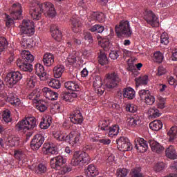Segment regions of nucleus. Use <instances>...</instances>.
Segmentation results:
<instances>
[{"instance_id":"nucleus-1","label":"nucleus","mask_w":177,"mask_h":177,"mask_svg":"<svg viewBox=\"0 0 177 177\" xmlns=\"http://www.w3.org/2000/svg\"><path fill=\"white\" fill-rule=\"evenodd\" d=\"M42 12L45 16L48 17H55L56 16V10L52 3L42 4L35 1L30 3V15L33 20H40Z\"/></svg>"},{"instance_id":"nucleus-2","label":"nucleus","mask_w":177,"mask_h":177,"mask_svg":"<svg viewBox=\"0 0 177 177\" xmlns=\"http://www.w3.org/2000/svg\"><path fill=\"white\" fill-rule=\"evenodd\" d=\"M10 10V16L6 15V27H10V26L13 25L15 23L13 20H19V19L21 17V13L23 12L21 10V5L19 3H14Z\"/></svg>"},{"instance_id":"nucleus-3","label":"nucleus","mask_w":177,"mask_h":177,"mask_svg":"<svg viewBox=\"0 0 177 177\" xmlns=\"http://www.w3.org/2000/svg\"><path fill=\"white\" fill-rule=\"evenodd\" d=\"M37 125V119L35 117H27L16 124V129L22 132H26V131H31Z\"/></svg>"},{"instance_id":"nucleus-4","label":"nucleus","mask_w":177,"mask_h":177,"mask_svg":"<svg viewBox=\"0 0 177 177\" xmlns=\"http://www.w3.org/2000/svg\"><path fill=\"white\" fill-rule=\"evenodd\" d=\"M115 31L118 37H121V35H124V37H129L132 35L131 25L128 21H122L119 26H115Z\"/></svg>"},{"instance_id":"nucleus-5","label":"nucleus","mask_w":177,"mask_h":177,"mask_svg":"<svg viewBox=\"0 0 177 177\" xmlns=\"http://www.w3.org/2000/svg\"><path fill=\"white\" fill-rule=\"evenodd\" d=\"M87 161H89V155L88 153L86 152L75 151L71 161V164L75 167L85 164Z\"/></svg>"},{"instance_id":"nucleus-6","label":"nucleus","mask_w":177,"mask_h":177,"mask_svg":"<svg viewBox=\"0 0 177 177\" xmlns=\"http://www.w3.org/2000/svg\"><path fill=\"white\" fill-rule=\"evenodd\" d=\"M21 34H25L26 35H34L35 32V28L34 22L30 19H24L22 24L19 26Z\"/></svg>"},{"instance_id":"nucleus-7","label":"nucleus","mask_w":177,"mask_h":177,"mask_svg":"<svg viewBox=\"0 0 177 177\" xmlns=\"http://www.w3.org/2000/svg\"><path fill=\"white\" fill-rule=\"evenodd\" d=\"M21 78H23V75L20 72H11L6 76L4 81L9 88H12V86H15Z\"/></svg>"},{"instance_id":"nucleus-8","label":"nucleus","mask_w":177,"mask_h":177,"mask_svg":"<svg viewBox=\"0 0 177 177\" xmlns=\"http://www.w3.org/2000/svg\"><path fill=\"white\" fill-rule=\"evenodd\" d=\"M121 81L118 75L115 73H111L106 74L105 79V84L106 88L109 89H113V88H116L118 85V82Z\"/></svg>"},{"instance_id":"nucleus-9","label":"nucleus","mask_w":177,"mask_h":177,"mask_svg":"<svg viewBox=\"0 0 177 177\" xmlns=\"http://www.w3.org/2000/svg\"><path fill=\"white\" fill-rule=\"evenodd\" d=\"M144 19L149 26H151V27H158L160 26L158 16L156 15V14L150 10H145L144 13Z\"/></svg>"},{"instance_id":"nucleus-10","label":"nucleus","mask_w":177,"mask_h":177,"mask_svg":"<svg viewBox=\"0 0 177 177\" xmlns=\"http://www.w3.org/2000/svg\"><path fill=\"white\" fill-rule=\"evenodd\" d=\"M67 162V159L64 158L62 156L51 158L50 165L53 169L57 171H63L64 169V164Z\"/></svg>"},{"instance_id":"nucleus-11","label":"nucleus","mask_w":177,"mask_h":177,"mask_svg":"<svg viewBox=\"0 0 177 177\" xmlns=\"http://www.w3.org/2000/svg\"><path fill=\"white\" fill-rule=\"evenodd\" d=\"M118 148L121 151H129L132 149L131 142L127 138L120 137L116 140Z\"/></svg>"},{"instance_id":"nucleus-12","label":"nucleus","mask_w":177,"mask_h":177,"mask_svg":"<svg viewBox=\"0 0 177 177\" xmlns=\"http://www.w3.org/2000/svg\"><path fill=\"white\" fill-rule=\"evenodd\" d=\"M44 142H45V137L42 134L35 135L30 143L32 150H38L42 146Z\"/></svg>"},{"instance_id":"nucleus-13","label":"nucleus","mask_w":177,"mask_h":177,"mask_svg":"<svg viewBox=\"0 0 177 177\" xmlns=\"http://www.w3.org/2000/svg\"><path fill=\"white\" fill-rule=\"evenodd\" d=\"M136 143V149L139 151L140 153H145L147 151V149H149V145L147 144V141L142 138H137L135 140Z\"/></svg>"},{"instance_id":"nucleus-14","label":"nucleus","mask_w":177,"mask_h":177,"mask_svg":"<svg viewBox=\"0 0 177 177\" xmlns=\"http://www.w3.org/2000/svg\"><path fill=\"white\" fill-rule=\"evenodd\" d=\"M68 140L69 144L73 147L80 145V142H81V133L78 131H71L68 135Z\"/></svg>"},{"instance_id":"nucleus-15","label":"nucleus","mask_w":177,"mask_h":177,"mask_svg":"<svg viewBox=\"0 0 177 177\" xmlns=\"http://www.w3.org/2000/svg\"><path fill=\"white\" fill-rule=\"evenodd\" d=\"M102 77L100 76H95L93 84L95 93L98 95H103L104 93V88L102 87Z\"/></svg>"},{"instance_id":"nucleus-16","label":"nucleus","mask_w":177,"mask_h":177,"mask_svg":"<svg viewBox=\"0 0 177 177\" xmlns=\"http://www.w3.org/2000/svg\"><path fill=\"white\" fill-rule=\"evenodd\" d=\"M71 27L73 32H80L81 31V28L82 27V24L80 21V18L77 15H73L71 19Z\"/></svg>"},{"instance_id":"nucleus-17","label":"nucleus","mask_w":177,"mask_h":177,"mask_svg":"<svg viewBox=\"0 0 177 177\" xmlns=\"http://www.w3.org/2000/svg\"><path fill=\"white\" fill-rule=\"evenodd\" d=\"M35 71L37 75L40 78L41 81L46 80V72H45V67L41 64H36L35 66Z\"/></svg>"},{"instance_id":"nucleus-18","label":"nucleus","mask_w":177,"mask_h":177,"mask_svg":"<svg viewBox=\"0 0 177 177\" xmlns=\"http://www.w3.org/2000/svg\"><path fill=\"white\" fill-rule=\"evenodd\" d=\"M53 136L54 139L58 142H64L68 140V135L66 133V131L62 130L54 131L53 132Z\"/></svg>"},{"instance_id":"nucleus-19","label":"nucleus","mask_w":177,"mask_h":177,"mask_svg":"<svg viewBox=\"0 0 177 177\" xmlns=\"http://www.w3.org/2000/svg\"><path fill=\"white\" fill-rule=\"evenodd\" d=\"M149 144L153 153H157L158 154H160L162 153V151H164V147L158 143V142L154 140H149Z\"/></svg>"},{"instance_id":"nucleus-20","label":"nucleus","mask_w":177,"mask_h":177,"mask_svg":"<svg viewBox=\"0 0 177 177\" xmlns=\"http://www.w3.org/2000/svg\"><path fill=\"white\" fill-rule=\"evenodd\" d=\"M70 120L73 122V124H82V122L84 121V118L82 117V113H81V111H75L73 114L71 115Z\"/></svg>"},{"instance_id":"nucleus-21","label":"nucleus","mask_w":177,"mask_h":177,"mask_svg":"<svg viewBox=\"0 0 177 177\" xmlns=\"http://www.w3.org/2000/svg\"><path fill=\"white\" fill-rule=\"evenodd\" d=\"M43 63L46 67L53 66V63H55V55L50 53H46L43 56Z\"/></svg>"},{"instance_id":"nucleus-22","label":"nucleus","mask_w":177,"mask_h":177,"mask_svg":"<svg viewBox=\"0 0 177 177\" xmlns=\"http://www.w3.org/2000/svg\"><path fill=\"white\" fill-rule=\"evenodd\" d=\"M51 35L55 41H60L62 40V32L59 29V26L53 25L50 28Z\"/></svg>"},{"instance_id":"nucleus-23","label":"nucleus","mask_w":177,"mask_h":177,"mask_svg":"<svg viewBox=\"0 0 177 177\" xmlns=\"http://www.w3.org/2000/svg\"><path fill=\"white\" fill-rule=\"evenodd\" d=\"M77 60H81V57L78 56V53L71 54L66 60V66H73L77 63Z\"/></svg>"},{"instance_id":"nucleus-24","label":"nucleus","mask_w":177,"mask_h":177,"mask_svg":"<svg viewBox=\"0 0 177 177\" xmlns=\"http://www.w3.org/2000/svg\"><path fill=\"white\" fill-rule=\"evenodd\" d=\"M165 154L166 157L171 158V160H176V158H177L176 149H175V147L172 145H170L166 149Z\"/></svg>"},{"instance_id":"nucleus-25","label":"nucleus","mask_w":177,"mask_h":177,"mask_svg":"<svg viewBox=\"0 0 177 177\" xmlns=\"http://www.w3.org/2000/svg\"><path fill=\"white\" fill-rule=\"evenodd\" d=\"M17 66L22 71H28L29 73H31V71H32V65L30 63L17 61Z\"/></svg>"},{"instance_id":"nucleus-26","label":"nucleus","mask_w":177,"mask_h":177,"mask_svg":"<svg viewBox=\"0 0 177 177\" xmlns=\"http://www.w3.org/2000/svg\"><path fill=\"white\" fill-rule=\"evenodd\" d=\"M86 172L88 177H95L99 175V169L93 165H88Z\"/></svg>"},{"instance_id":"nucleus-27","label":"nucleus","mask_w":177,"mask_h":177,"mask_svg":"<svg viewBox=\"0 0 177 177\" xmlns=\"http://www.w3.org/2000/svg\"><path fill=\"white\" fill-rule=\"evenodd\" d=\"M135 90L131 87H127L123 90V96L126 99H129L130 100L135 97Z\"/></svg>"},{"instance_id":"nucleus-28","label":"nucleus","mask_w":177,"mask_h":177,"mask_svg":"<svg viewBox=\"0 0 177 177\" xmlns=\"http://www.w3.org/2000/svg\"><path fill=\"white\" fill-rule=\"evenodd\" d=\"M40 96L41 93H39V91L37 90H34L28 95V99L32 100L33 103H38V102L41 100V98H39Z\"/></svg>"},{"instance_id":"nucleus-29","label":"nucleus","mask_w":177,"mask_h":177,"mask_svg":"<svg viewBox=\"0 0 177 177\" xmlns=\"http://www.w3.org/2000/svg\"><path fill=\"white\" fill-rule=\"evenodd\" d=\"M93 20H97L100 23H104L106 21V15L103 12H95L91 15Z\"/></svg>"},{"instance_id":"nucleus-30","label":"nucleus","mask_w":177,"mask_h":177,"mask_svg":"<svg viewBox=\"0 0 177 177\" xmlns=\"http://www.w3.org/2000/svg\"><path fill=\"white\" fill-rule=\"evenodd\" d=\"M167 135L169 136V142H176L177 141V127H172L170 130L168 131Z\"/></svg>"},{"instance_id":"nucleus-31","label":"nucleus","mask_w":177,"mask_h":177,"mask_svg":"<svg viewBox=\"0 0 177 177\" xmlns=\"http://www.w3.org/2000/svg\"><path fill=\"white\" fill-rule=\"evenodd\" d=\"M64 66L63 65H57L53 68L54 77L55 78H60L63 73H64Z\"/></svg>"},{"instance_id":"nucleus-32","label":"nucleus","mask_w":177,"mask_h":177,"mask_svg":"<svg viewBox=\"0 0 177 177\" xmlns=\"http://www.w3.org/2000/svg\"><path fill=\"white\" fill-rule=\"evenodd\" d=\"M15 146H19V138H8V140L6 141V149H9V147H15Z\"/></svg>"},{"instance_id":"nucleus-33","label":"nucleus","mask_w":177,"mask_h":177,"mask_svg":"<svg viewBox=\"0 0 177 177\" xmlns=\"http://www.w3.org/2000/svg\"><path fill=\"white\" fill-rule=\"evenodd\" d=\"M50 122H52V120L49 116H44L40 122L41 129H48L50 127Z\"/></svg>"},{"instance_id":"nucleus-34","label":"nucleus","mask_w":177,"mask_h":177,"mask_svg":"<svg viewBox=\"0 0 177 177\" xmlns=\"http://www.w3.org/2000/svg\"><path fill=\"white\" fill-rule=\"evenodd\" d=\"M65 88L69 91L78 92L80 89V85H78V83L75 82L69 81L65 83Z\"/></svg>"},{"instance_id":"nucleus-35","label":"nucleus","mask_w":177,"mask_h":177,"mask_svg":"<svg viewBox=\"0 0 177 177\" xmlns=\"http://www.w3.org/2000/svg\"><path fill=\"white\" fill-rule=\"evenodd\" d=\"M59 148L53 143L49 144L46 148V154H58Z\"/></svg>"},{"instance_id":"nucleus-36","label":"nucleus","mask_w":177,"mask_h":177,"mask_svg":"<svg viewBox=\"0 0 177 177\" xmlns=\"http://www.w3.org/2000/svg\"><path fill=\"white\" fill-rule=\"evenodd\" d=\"M21 56L24 59V60H27V62H29L30 63H32V62H34V55H32V54H31L28 50H23L21 53Z\"/></svg>"},{"instance_id":"nucleus-37","label":"nucleus","mask_w":177,"mask_h":177,"mask_svg":"<svg viewBox=\"0 0 177 177\" xmlns=\"http://www.w3.org/2000/svg\"><path fill=\"white\" fill-rule=\"evenodd\" d=\"M149 128L152 131H160L162 129V122L161 120H154L149 124Z\"/></svg>"},{"instance_id":"nucleus-38","label":"nucleus","mask_w":177,"mask_h":177,"mask_svg":"<svg viewBox=\"0 0 177 177\" xmlns=\"http://www.w3.org/2000/svg\"><path fill=\"white\" fill-rule=\"evenodd\" d=\"M166 102H167V98L161 97V95H157L156 103H157L158 109H160V110L165 109Z\"/></svg>"},{"instance_id":"nucleus-39","label":"nucleus","mask_w":177,"mask_h":177,"mask_svg":"<svg viewBox=\"0 0 177 177\" xmlns=\"http://www.w3.org/2000/svg\"><path fill=\"white\" fill-rule=\"evenodd\" d=\"M34 44L32 43V39L30 38H24L21 41V46L24 49L32 48Z\"/></svg>"},{"instance_id":"nucleus-40","label":"nucleus","mask_w":177,"mask_h":177,"mask_svg":"<svg viewBox=\"0 0 177 177\" xmlns=\"http://www.w3.org/2000/svg\"><path fill=\"white\" fill-rule=\"evenodd\" d=\"M109 130V136L110 138H114V136H117L120 132V127L118 125L115 124L113 127L108 129Z\"/></svg>"},{"instance_id":"nucleus-41","label":"nucleus","mask_w":177,"mask_h":177,"mask_svg":"<svg viewBox=\"0 0 177 177\" xmlns=\"http://www.w3.org/2000/svg\"><path fill=\"white\" fill-rule=\"evenodd\" d=\"M14 156L17 160H19V161L26 162V153H24L23 151L20 149L15 151Z\"/></svg>"},{"instance_id":"nucleus-42","label":"nucleus","mask_w":177,"mask_h":177,"mask_svg":"<svg viewBox=\"0 0 177 177\" xmlns=\"http://www.w3.org/2000/svg\"><path fill=\"white\" fill-rule=\"evenodd\" d=\"M140 122L139 117L138 116H131L127 119V124L130 127H135Z\"/></svg>"},{"instance_id":"nucleus-43","label":"nucleus","mask_w":177,"mask_h":177,"mask_svg":"<svg viewBox=\"0 0 177 177\" xmlns=\"http://www.w3.org/2000/svg\"><path fill=\"white\" fill-rule=\"evenodd\" d=\"M8 45H9V43L8 42L6 38L0 37V56L2 55V52H3V50L8 48Z\"/></svg>"},{"instance_id":"nucleus-44","label":"nucleus","mask_w":177,"mask_h":177,"mask_svg":"<svg viewBox=\"0 0 177 177\" xmlns=\"http://www.w3.org/2000/svg\"><path fill=\"white\" fill-rule=\"evenodd\" d=\"M148 114L151 118H157L160 117V111L156 107H152L149 109Z\"/></svg>"},{"instance_id":"nucleus-45","label":"nucleus","mask_w":177,"mask_h":177,"mask_svg":"<svg viewBox=\"0 0 177 177\" xmlns=\"http://www.w3.org/2000/svg\"><path fill=\"white\" fill-rule=\"evenodd\" d=\"M98 62L100 64H101V66H104V64H107V63H109L107 55H106V53L104 52H100Z\"/></svg>"},{"instance_id":"nucleus-46","label":"nucleus","mask_w":177,"mask_h":177,"mask_svg":"<svg viewBox=\"0 0 177 177\" xmlns=\"http://www.w3.org/2000/svg\"><path fill=\"white\" fill-rule=\"evenodd\" d=\"M162 60H164V55L161 52L156 51L153 53V61L156 63H162Z\"/></svg>"},{"instance_id":"nucleus-47","label":"nucleus","mask_w":177,"mask_h":177,"mask_svg":"<svg viewBox=\"0 0 177 177\" xmlns=\"http://www.w3.org/2000/svg\"><path fill=\"white\" fill-rule=\"evenodd\" d=\"M48 86L54 89H59L60 88V82L56 79H51L48 82Z\"/></svg>"},{"instance_id":"nucleus-48","label":"nucleus","mask_w":177,"mask_h":177,"mask_svg":"<svg viewBox=\"0 0 177 177\" xmlns=\"http://www.w3.org/2000/svg\"><path fill=\"white\" fill-rule=\"evenodd\" d=\"M99 45L101 48H103L104 50L107 51V50L110 48V41L106 38L102 39L99 41Z\"/></svg>"},{"instance_id":"nucleus-49","label":"nucleus","mask_w":177,"mask_h":177,"mask_svg":"<svg viewBox=\"0 0 177 177\" xmlns=\"http://www.w3.org/2000/svg\"><path fill=\"white\" fill-rule=\"evenodd\" d=\"M136 82L141 85H147L149 82V76L147 75L136 78Z\"/></svg>"},{"instance_id":"nucleus-50","label":"nucleus","mask_w":177,"mask_h":177,"mask_svg":"<svg viewBox=\"0 0 177 177\" xmlns=\"http://www.w3.org/2000/svg\"><path fill=\"white\" fill-rule=\"evenodd\" d=\"M144 102L146 103V104L151 106L156 102V97L149 93V95L146 97V98L144 100Z\"/></svg>"},{"instance_id":"nucleus-51","label":"nucleus","mask_w":177,"mask_h":177,"mask_svg":"<svg viewBox=\"0 0 177 177\" xmlns=\"http://www.w3.org/2000/svg\"><path fill=\"white\" fill-rule=\"evenodd\" d=\"M89 30L91 31V32H95V31H97V32L99 34H102V32L104 31V26L101 25H94Z\"/></svg>"},{"instance_id":"nucleus-52","label":"nucleus","mask_w":177,"mask_h":177,"mask_svg":"<svg viewBox=\"0 0 177 177\" xmlns=\"http://www.w3.org/2000/svg\"><path fill=\"white\" fill-rule=\"evenodd\" d=\"M167 167L164 162H158L154 166V171L156 172H161Z\"/></svg>"},{"instance_id":"nucleus-53","label":"nucleus","mask_w":177,"mask_h":177,"mask_svg":"<svg viewBox=\"0 0 177 177\" xmlns=\"http://www.w3.org/2000/svg\"><path fill=\"white\" fill-rule=\"evenodd\" d=\"M98 129L100 131H109V122L106 120L100 122Z\"/></svg>"},{"instance_id":"nucleus-54","label":"nucleus","mask_w":177,"mask_h":177,"mask_svg":"<svg viewBox=\"0 0 177 177\" xmlns=\"http://www.w3.org/2000/svg\"><path fill=\"white\" fill-rule=\"evenodd\" d=\"M160 42L163 45H168L169 44V37H168V33L164 32L160 36Z\"/></svg>"},{"instance_id":"nucleus-55","label":"nucleus","mask_w":177,"mask_h":177,"mask_svg":"<svg viewBox=\"0 0 177 177\" xmlns=\"http://www.w3.org/2000/svg\"><path fill=\"white\" fill-rule=\"evenodd\" d=\"M42 93H43L44 97H46V99H48V100H50V96L52 95V93H53V91L48 87H44L42 89Z\"/></svg>"},{"instance_id":"nucleus-56","label":"nucleus","mask_w":177,"mask_h":177,"mask_svg":"<svg viewBox=\"0 0 177 177\" xmlns=\"http://www.w3.org/2000/svg\"><path fill=\"white\" fill-rule=\"evenodd\" d=\"M48 168L46 165L44 164H39L35 169L36 174H45Z\"/></svg>"},{"instance_id":"nucleus-57","label":"nucleus","mask_w":177,"mask_h":177,"mask_svg":"<svg viewBox=\"0 0 177 177\" xmlns=\"http://www.w3.org/2000/svg\"><path fill=\"white\" fill-rule=\"evenodd\" d=\"M2 118L5 122H10V112L9 111V110H6L3 111Z\"/></svg>"},{"instance_id":"nucleus-58","label":"nucleus","mask_w":177,"mask_h":177,"mask_svg":"<svg viewBox=\"0 0 177 177\" xmlns=\"http://www.w3.org/2000/svg\"><path fill=\"white\" fill-rule=\"evenodd\" d=\"M35 82H37L35 76H32V77L28 78V80H27L28 88H34V86H35Z\"/></svg>"},{"instance_id":"nucleus-59","label":"nucleus","mask_w":177,"mask_h":177,"mask_svg":"<svg viewBox=\"0 0 177 177\" xmlns=\"http://www.w3.org/2000/svg\"><path fill=\"white\" fill-rule=\"evenodd\" d=\"M126 110L129 113H136L138 111V106L133 104H128L126 106Z\"/></svg>"},{"instance_id":"nucleus-60","label":"nucleus","mask_w":177,"mask_h":177,"mask_svg":"<svg viewBox=\"0 0 177 177\" xmlns=\"http://www.w3.org/2000/svg\"><path fill=\"white\" fill-rule=\"evenodd\" d=\"M118 177H127L128 175V169H118L117 170Z\"/></svg>"},{"instance_id":"nucleus-61","label":"nucleus","mask_w":177,"mask_h":177,"mask_svg":"<svg viewBox=\"0 0 177 177\" xmlns=\"http://www.w3.org/2000/svg\"><path fill=\"white\" fill-rule=\"evenodd\" d=\"M149 93L150 91L149 90H141L139 91V96L142 100H145Z\"/></svg>"},{"instance_id":"nucleus-62","label":"nucleus","mask_w":177,"mask_h":177,"mask_svg":"<svg viewBox=\"0 0 177 177\" xmlns=\"http://www.w3.org/2000/svg\"><path fill=\"white\" fill-rule=\"evenodd\" d=\"M62 99L63 100H65V102H74V100H73L71 97V93H66L63 94Z\"/></svg>"},{"instance_id":"nucleus-63","label":"nucleus","mask_w":177,"mask_h":177,"mask_svg":"<svg viewBox=\"0 0 177 177\" xmlns=\"http://www.w3.org/2000/svg\"><path fill=\"white\" fill-rule=\"evenodd\" d=\"M133 177H143V174L140 172V168L134 169L132 172Z\"/></svg>"},{"instance_id":"nucleus-64","label":"nucleus","mask_w":177,"mask_h":177,"mask_svg":"<svg viewBox=\"0 0 177 177\" xmlns=\"http://www.w3.org/2000/svg\"><path fill=\"white\" fill-rule=\"evenodd\" d=\"M171 60L177 62V46H175L171 50Z\"/></svg>"}]
</instances>
